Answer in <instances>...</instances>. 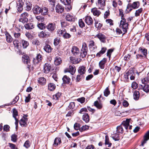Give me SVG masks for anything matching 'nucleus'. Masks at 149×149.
I'll list each match as a JSON object with an SVG mask.
<instances>
[{
  "label": "nucleus",
  "instance_id": "obj_11",
  "mask_svg": "<svg viewBox=\"0 0 149 149\" xmlns=\"http://www.w3.org/2000/svg\"><path fill=\"white\" fill-rule=\"evenodd\" d=\"M88 47L91 51L93 52H95V50L97 48V46L95 45L94 42L93 40L90 41Z\"/></svg>",
  "mask_w": 149,
  "mask_h": 149
},
{
  "label": "nucleus",
  "instance_id": "obj_27",
  "mask_svg": "<svg viewBox=\"0 0 149 149\" xmlns=\"http://www.w3.org/2000/svg\"><path fill=\"white\" fill-rule=\"evenodd\" d=\"M65 18L67 21H74V17L70 14H68L66 17Z\"/></svg>",
  "mask_w": 149,
  "mask_h": 149
},
{
  "label": "nucleus",
  "instance_id": "obj_48",
  "mask_svg": "<svg viewBox=\"0 0 149 149\" xmlns=\"http://www.w3.org/2000/svg\"><path fill=\"white\" fill-rule=\"evenodd\" d=\"M83 51H85L88 52V47L86 43L84 42L82 44V48L81 50Z\"/></svg>",
  "mask_w": 149,
  "mask_h": 149
},
{
  "label": "nucleus",
  "instance_id": "obj_21",
  "mask_svg": "<svg viewBox=\"0 0 149 149\" xmlns=\"http://www.w3.org/2000/svg\"><path fill=\"white\" fill-rule=\"evenodd\" d=\"M33 12L34 14H38L41 13V8L38 6H36L33 9Z\"/></svg>",
  "mask_w": 149,
  "mask_h": 149
},
{
  "label": "nucleus",
  "instance_id": "obj_61",
  "mask_svg": "<svg viewBox=\"0 0 149 149\" xmlns=\"http://www.w3.org/2000/svg\"><path fill=\"white\" fill-rule=\"evenodd\" d=\"M36 19L39 22H43L44 20V18L40 16H37L36 17Z\"/></svg>",
  "mask_w": 149,
  "mask_h": 149
},
{
  "label": "nucleus",
  "instance_id": "obj_13",
  "mask_svg": "<svg viewBox=\"0 0 149 149\" xmlns=\"http://www.w3.org/2000/svg\"><path fill=\"white\" fill-rule=\"evenodd\" d=\"M71 52L74 55L77 56L79 54L80 50L77 47L73 46L72 48Z\"/></svg>",
  "mask_w": 149,
  "mask_h": 149
},
{
  "label": "nucleus",
  "instance_id": "obj_38",
  "mask_svg": "<svg viewBox=\"0 0 149 149\" xmlns=\"http://www.w3.org/2000/svg\"><path fill=\"white\" fill-rule=\"evenodd\" d=\"M38 83L41 85H44L46 82V79L43 77H41L38 80Z\"/></svg>",
  "mask_w": 149,
  "mask_h": 149
},
{
  "label": "nucleus",
  "instance_id": "obj_7",
  "mask_svg": "<svg viewBox=\"0 0 149 149\" xmlns=\"http://www.w3.org/2000/svg\"><path fill=\"white\" fill-rule=\"evenodd\" d=\"M28 119L26 117L23 116L19 121V124L22 127H25L27 125Z\"/></svg>",
  "mask_w": 149,
  "mask_h": 149
},
{
  "label": "nucleus",
  "instance_id": "obj_16",
  "mask_svg": "<svg viewBox=\"0 0 149 149\" xmlns=\"http://www.w3.org/2000/svg\"><path fill=\"white\" fill-rule=\"evenodd\" d=\"M46 27L49 31L52 32L56 28L55 24L54 23H50Z\"/></svg>",
  "mask_w": 149,
  "mask_h": 149
},
{
  "label": "nucleus",
  "instance_id": "obj_57",
  "mask_svg": "<svg viewBox=\"0 0 149 149\" xmlns=\"http://www.w3.org/2000/svg\"><path fill=\"white\" fill-rule=\"evenodd\" d=\"M143 9L142 8H141L139 9L138 10H136V12L135 13V16L136 17H137L141 13Z\"/></svg>",
  "mask_w": 149,
  "mask_h": 149
},
{
  "label": "nucleus",
  "instance_id": "obj_64",
  "mask_svg": "<svg viewBox=\"0 0 149 149\" xmlns=\"http://www.w3.org/2000/svg\"><path fill=\"white\" fill-rule=\"evenodd\" d=\"M19 42L17 40H15L13 41V44L15 47H16L17 48H18L19 47Z\"/></svg>",
  "mask_w": 149,
  "mask_h": 149
},
{
  "label": "nucleus",
  "instance_id": "obj_40",
  "mask_svg": "<svg viewBox=\"0 0 149 149\" xmlns=\"http://www.w3.org/2000/svg\"><path fill=\"white\" fill-rule=\"evenodd\" d=\"M44 49L45 52L48 53L51 52L52 50L51 47L49 45L45 46Z\"/></svg>",
  "mask_w": 149,
  "mask_h": 149
},
{
  "label": "nucleus",
  "instance_id": "obj_50",
  "mask_svg": "<svg viewBox=\"0 0 149 149\" xmlns=\"http://www.w3.org/2000/svg\"><path fill=\"white\" fill-rule=\"evenodd\" d=\"M18 115V112L15 109H14L13 111V117L14 118H17L16 116Z\"/></svg>",
  "mask_w": 149,
  "mask_h": 149
},
{
  "label": "nucleus",
  "instance_id": "obj_10",
  "mask_svg": "<svg viewBox=\"0 0 149 149\" xmlns=\"http://www.w3.org/2000/svg\"><path fill=\"white\" fill-rule=\"evenodd\" d=\"M42 58V55L39 53L37 54L36 58H34L33 59V62L35 64H37L39 62L41 61Z\"/></svg>",
  "mask_w": 149,
  "mask_h": 149
},
{
  "label": "nucleus",
  "instance_id": "obj_12",
  "mask_svg": "<svg viewBox=\"0 0 149 149\" xmlns=\"http://www.w3.org/2000/svg\"><path fill=\"white\" fill-rule=\"evenodd\" d=\"M22 58L23 62L24 63L27 64L28 68H29V64L30 63V60L29 56L26 54H25L23 56Z\"/></svg>",
  "mask_w": 149,
  "mask_h": 149
},
{
  "label": "nucleus",
  "instance_id": "obj_46",
  "mask_svg": "<svg viewBox=\"0 0 149 149\" xmlns=\"http://www.w3.org/2000/svg\"><path fill=\"white\" fill-rule=\"evenodd\" d=\"M105 139V145H108V147H111L112 144L111 143L109 142L108 136H106Z\"/></svg>",
  "mask_w": 149,
  "mask_h": 149
},
{
  "label": "nucleus",
  "instance_id": "obj_56",
  "mask_svg": "<svg viewBox=\"0 0 149 149\" xmlns=\"http://www.w3.org/2000/svg\"><path fill=\"white\" fill-rule=\"evenodd\" d=\"M87 52L85 51H83L81 50L80 56L82 58L86 57L87 54Z\"/></svg>",
  "mask_w": 149,
  "mask_h": 149
},
{
  "label": "nucleus",
  "instance_id": "obj_45",
  "mask_svg": "<svg viewBox=\"0 0 149 149\" xmlns=\"http://www.w3.org/2000/svg\"><path fill=\"white\" fill-rule=\"evenodd\" d=\"M139 49L141 52L146 57L147 54V49H142L141 47Z\"/></svg>",
  "mask_w": 149,
  "mask_h": 149
},
{
  "label": "nucleus",
  "instance_id": "obj_39",
  "mask_svg": "<svg viewBox=\"0 0 149 149\" xmlns=\"http://www.w3.org/2000/svg\"><path fill=\"white\" fill-rule=\"evenodd\" d=\"M57 32L59 36H63V34H64L65 33H66V30L64 28H62L60 29H58L57 30Z\"/></svg>",
  "mask_w": 149,
  "mask_h": 149
},
{
  "label": "nucleus",
  "instance_id": "obj_54",
  "mask_svg": "<svg viewBox=\"0 0 149 149\" xmlns=\"http://www.w3.org/2000/svg\"><path fill=\"white\" fill-rule=\"evenodd\" d=\"M60 42V38H55L54 40V44L56 46L58 45Z\"/></svg>",
  "mask_w": 149,
  "mask_h": 149
},
{
  "label": "nucleus",
  "instance_id": "obj_31",
  "mask_svg": "<svg viewBox=\"0 0 149 149\" xmlns=\"http://www.w3.org/2000/svg\"><path fill=\"white\" fill-rule=\"evenodd\" d=\"M94 105L96 108L99 109H101L103 107L102 103L98 102L97 101H96L94 102Z\"/></svg>",
  "mask_w": 149,
  "mask_h": 149
},
{
  "label": "nucleus",
  "instance_id": "obj_17",
  "mask_svg": "<svg viewBox=\"0 0 149 149\" xmlns=\"http://www.w3.org/2000/svg\"><path fill=\"white\" fill-rule=\"evenodd\" d=\"M91 12L94 15L97 17L99 16L101 13L100 11L96 7L92 8L91 10Z\"/></svg>",
  "mask_w": 149,
  "mask_h": 149
},
{
  "label": "nucleus",
  "instance_id": "obj_51",
  "mask_svg": "<svg viewBox=\"0 0 149 149\" xmlns=\"http://www.w3.org/2000/svg\"><path fill=\"white\" fill-rule=\"evenodd\" d=\"M60 1L65 5H69L71 3L70 0H61Z\"/></svg>",
  "mask_w": 149,
  "mask_h": 149
},
{
  "label": "nucleus",
  "instance_id": "obj_47",
  "mask_svg": "<svg viewBox=\"0 0 149 149\" xmlns=\"http://www.w3.org/2000/svg\"><path fill=\"white\" fill-rule=\"evenodd\" d=\"M88 128L89 126L87 125H83L81 127L79 128V131L82 132L88 130Z\"/></svg>",
  "mask_w": 149,
  "mask_h": 149
},
{
  "label": "nucleus",
  "instance_id": "obj_6",
  "mask_svg": "<svg viewBox=\"0 0 149 149\" xmlns=\"http://www.w3.org/2000/svg\"><path fill=\"white\" fill-rule=\"evenodd\" d=\"M51 69V64L47 63H46L44 65L42 71L45 73H48L50 71Z\"/></svg>",
  "mask_w": 149,
  "mask_h": 149
},
{
  "label": "nucleus",
  "instance_id": "obj_44",
  "mask_svg": "<svg viewBox=\"0 0 149 149\" xmlns=\"http://www.w3.org/2000/svg\"><path fill=\"white\" fill-rule=\"evenodd\" d=\"M123 126L121 125H120L117 127L116 129V132L118 133H122L123 132Z\"/></svg>",
  "mask_w": 149,
  "mask_h": 149
},
{
  "label": "nucleus",
  "instance_id": "obj_41",
  "mask_svg": "<svg viewBox=\"0 0 149 149\" xmlns=\"http://www.w3.org/2000/svg\"><path fill=\"white\" fill-rule=\"evenodd\" d=\"M61 142V139L60 138H56L55 139L54 145L56 146L60 144Z\"/></svg>",
  "mask_w": 149,
  "mask_h": 149
},
{
  "label": "nucleus",
  "instance_id": "obj_52",
  "mask_svg": "<svg viewBox=\"0 0 149 149\" xmlns=\"http://www.w3.org/2000/svg\"><path fill=\"white\" fill-rule=\"evenodd\" d=\"M104 95L106 96L107 97L110 94V91L109 90L108 87H107L105 89V90L104 92Z\"/></svg>",
  "mask_w": 149,
  "mask_h": 149
},
{
  "label": "nucleus",
  "instance_id": "obj_60",
  "mask_svg": "<svg viewBox=\"0 0 149 149\" xmlns=\"http://www.w3.org/2000/svg\"><path fill=\"white\" fill-rule=\"evenodd\" d=\"M82 74L78 75L76 78L75 80L76 82H78L82 78Z\"/></svg>",
  "mask_w": 149,
  "mask_h": 149
},
{
  "label": "nucleus",
  "instance_id": "obj_34",
  "mask_svg": "<svg viewBox=\"0 0 149 149\" xmlns=\"http://www.w3.org/2000/svg\"><path fill=\"white\" fill-rule=\"evenodd\" d=\"M76 68L74 65H70L69 67L68 72H70L72 75H73L75 72Z\"/></svg>",
  "mask_w": 149,
  "mask_h": 149
},
{
  "label": "nucleus",
  "instance_id": "obj_43",
  "mask_svg": "<svg viewBox=\"0 0 149 149\" xmlns=\"http://www.w3.org/2000/svg\"><path fill=\"white\" fill-rule=\"evenodd\" d=\"M139 97V93L137 91H135L133 94L134 99L136 100H138Z\"/></svg>",
  "mask_w": 149,
  "mask_h": 149
},
{
  "label": "nucleus",
  "instance_id": "obj_15",
  "mask_svg": "<svg viewBox=\"0 0 149 149\" xmlns=\"http://www.w3.org/2000/svg\"><path fill=\"white\" fill-rule=\"evenodd\" d=\"M95 38H97L102 42L105 43L106 42V37L105 36L101 33H99L97 34L95 36Z\"/></svg>",
  "mask_w": 149,
  "mask_h": 149
},
{
  "label": "nucleus",
  "instance_id": "obj_24",
  "mask_svg": "<svg viewBox=\"0 0 149 149\" xmlns=\"http://www.w3.org/2000/svg\"><path fill=\"white\" fill-rule=\"evenodd\" d=\"M140 88L145 92L147 93L149 91V85L148 84H144V85H140Z\"/></svg>",
  "mask_w": 149,
  "mask_h": 149
},
{
  "label": "nucleus",
  "instance_id": "obj_58",
  "mask_svg": "<svg viewBox=\"0 0 149 149\" xmlns=\"http://www.w3.org/2000/svg\"><path fill=\"white\" fill-rule=\"evenodd\" d=\"M19 99V96H16L15 98L13 100V101L11 102L10 104H12L15 103Z\"/></svg>",
  "mask_w": 149,
  "mask_h": 149
},
{
  "label": "nucleus",
  "instance_id": "obj_25",
  "mask_svg": "<svg viewBox=\"0 0 149 149\" xmlns=\"http://www.w3.org/2000/svg\"><path fill=\"white\" fill-rule=\"evenodd\" d=\"M61 58L59 56H56L55 58L54 61V64L56 65H59L62 63Z\"/></svg>",
  "mask_w": 149,
  "mask_h": 149
},
{
  "label": "nucleus",
  "instance_id": "obj_63",
  "mask_svg": "<svg viewBox=\"0 0 149 149\" xmlns=\"http://www.w3.org/2000/svg\"><path fill=\"white\" fill-rule=\"evenodd\" d=\"M17 139V136L14 134L11 136V140L13 142H16Z\"/></svg>",
  "mask_w": 149,
  "mask_h": 149
},
{
  "label": "nucleus",
  "instance_id": "obj_55",
  "mask_svg": "<svg viewBox=\"0 0 149 149\" xmlns=\"http://www.w3.org/2000/svg\"><path fill=\"white\" fill-rule=\"evenodd\" d=\"M79 26L81 28H83L85 26V24L81 19H80L79 20Z\"/></svg>",
  "mask_w": 149,
  "mask_h": 149
},
{
  "label": "nucleus",
  "instance_id": "obj_18",
  "mask_svg": "<svg viewBox=\"0 0 149 149\" xmlns=\"http://www.w3.org/2000/svg\"><path fill=\"white\" fill-rule=\"evenodd\" d=\"M149 139V131L147 132L144 136L143 140L142 141L141 145L143 146L147 141Z\"/></svg>",
  "mask_w": 149,
  "mask_h": 149
},
{
  "label": "nucleus",
  "instance_id": "obj_32",
  "mask_svg": "<svg viewBox=\"0 0 149 149\" xmlns=\"http://www.w3.org/2000/svg\"><path fill=\"white\" fill-rule=\"evenodd\" d=\"M56 87L55 85L53 83H50L48 85V89L51 91H54Z\"/></svg>",
  "mask_w": 149,
  "mask_h": 149
},
{
  "label": "nucleus",
  "instance_id": "obj_30",
  "mask_svg": "<svg viewBox=\"0 0 149 149\" xmlns=\"http://www.w3.org/2000/svg\"><path fill=\"white\" fill-rule=\"evenodd\" d=\"M48 8L46 7H43L41 8V14L43 15H47L48 14Z\"/></svg>",
  "mask_w": 149,
  "mask_h": 149
},
{
  "label": "nucleus",
  "instance_id": "obj_62",
  "mask_svg": "<svg viewBox=\"0 0 149 149\" xmlns=\"http://www.w3.org/2000/svg\"><path fill=\"white\" fill-rule=\"evenodd\" d=\"M122 104L123 106L125 107H128L129 105L128 102L126 100H124L122 102Z\"/></svg>",
  "mask_w": 149,
  "mask_h": 149
},
{
  "label": "nucleus",
  "instance_id": "obj_1",
  "mask_svg": "<svg viewBox=\"0 0 149 149\" xmlns=\"http://www.w3.org/2000/svg\"><path fill=\"white\" fill-rule=\"evenodd\" d=\"M128 22H126L125 19H121L120 22V27L122 29L125 33L127 32L128 28Z\"/></svg>",
  "mask_w": 149,
  "mask_h": 149
},
{
  "label": "nucleus",
  "instance_id": "obj_22",
  "mask_svg": "<svg viewBox=\"0 0 149 149\" xmlns=\"http://www.w3.org/2000/svg\"><path fill=\"white\" fill-rule=\"evenodd\" d=\"M130 119H127L125 121H124L121 124L126 130H127L129 126Z\"/></svg>",
  "mask_w": 149,
  "mask_h": 149
},
{
  "label": "nucleus",
  "instance_id": "obj_59",
  "mask_svg": "<svg viewBox=\"0 0 149 149\" xmlns=\"http://www.w3.org/2000/svg\"><path fill=\"white\" fill-rule=\"evenodd\" d=\"M113 51V49H110L108 50L107 52V56H108L110 59L111 57V56L112 53Z\"/></svg>",
  "mask_w": 149,
  "mask_h": 149
},
{
  "label": "nucleus",
  "instance_id": "obj_3",
  "mask_svg": "<svg viewBox=\"0 0 149 149\" xmlns=\"http://www.w3.org/2000/svg\"><path fill=\"white\" fill-rule=\"evenodd\" d=\"M29 15V14L27 13L24 12L22 13L20 15L19 21L23 23L27 22L28 21V17Z\"/></svg>",
  "mask_w": 149,
  "mask_h": 149
},
{
  "label": "nucleus",
  "instance_id": "obj_2",
  "mask_svg": "<svg viewBox=\"0 0 149 149\" xmlns=\"http://www.w3.org/2000/svg\"><path fill=\"white\" fill-rule=\"evenodd\" d=\"M135 74L134 71L132 69H130L125 74V78L128 79L129 76H130V79L131 80H133L135 79Z\"/></svg>",
  "mask_w": 149,
  "mask_h": 149
},
{
  "label": "nucleus",
  "instance_id": "obj_49",
  "mask_svg": "<svg viewBox=\"0 0 149 149\" xmlns=\"http://www.w3.org/2000/svg\"><path fill=\"white\" fill-rule=\"evenodd\" d=\"M119 16L121 17V19H125V16L123 13V10L122 9H119Z\"/></svg>",
  "mask_w": 149,
  "mask_h": 149
},
{
  "label": "nucleus",
  "instance_id": "obj_19",
  "mask_svg": "<svg viewBox=\"0 0 149 149\" xmlns=\"http://www.w3.org/2000/svg\"><path fill=\"white\" fill-rule=\"evenodd\" d=\"M85 22L88 25H91L93 23L92 18L89 16H87L85 17Z\"/></svg>",
  "mask_w": 149,
  "mask_h": 149
},
{
  "label": "nucleus",
  "instance_id": "obj_5",
  "mask_svg": "<svg viewBox=\"0 0 149 149\" xmlns=\"http://www.w3.org/2000/svg\"><path fill=\"white\" fill-rule=\"evenodd\" d=\"M50 33L46 30L40 32L38 34V36L40 38H47L50 36Z\"/></svg>",
  "mask_w": 149,
  "mask_h": 149
},
{
  "label": "nucleus",
  "instance_id": "obj_26",
  "mask_svg": "<svg viewBox=\"0 0 149 149\" xmlns=\"http://www.w3.org/2000/svg\"><path fill=\"white\" fill-rule=\"evenodd\" d=\"M70 59L71 63L74 64L79 63L81 61V58H75L73 57H70Z\"/></svg>",
  "mask_w": 149,
  "mask_h": 149
},
{
  "label": "nucleus",
  "instance_id": "obj_28",
  "mask_svg": "<svg viewBox=\"0 0 149 149\" xmlns=\"http://www.w3.org/2000/svg\"><path fill=\"white\" fill-rule=\"evenodd\" d=\"M86 72V68L84 66H80L79 67L78 72L80 74H84Z\"/></svg>",
  "mask_w": 149,
  "mask_h": 149
},
{
  "label": "nucleus",
  "instance_id": "obj_37",
  "mask_svg": "<svg viewBox=\"0 0 149 149\" xmlns=\"http://www.w3.org/2000/svg\"><path fill=\"white\" fill-rule=\"evenodd\" d=\"M20 43L22 45L24 48H26L29 45V43L27 41L24 40H21Z\"/></svg>",
  "mask_w": 149,
  "mask_h": 149
},
{
  "label": "nucleus",
  "instance_id": "obj_4",
  "mask_svg": "<svg viewBox=\"0 0 149 149\" xmlns=\"http://www.w3.org/2000/svg\"><path fill=\"white\" fill-rule=\"evenodd\" d=\"M139 6V2L138 1L134 2L132 4L129 3L127 6V9L130 11L132 10V8L136 9L138 8Z\"/></svg>",
  "mask_w": 149,
  "mask_h": 149
},
{
  "label": "nucleus",
  "instance_id": "obj_14",
  "mask_svg": "<svg viewBox=\"0 0 149 149\" xmlns=\"http://www.w3.org/2000/svg\"><path fill=\"white\" fill-rule=\"evenodd\" d=\"M55 10L57 13H61L64 11V8L61 5L58 4L55 7Z\"/></svg>",
  "mask_w": 149,
  "mask_h": 149
},
{
  "label": "nucleus",
  "instance_id": "obj_36",
  "mask_svg": "<svg viewBox=\"0 0 149 149\" xmlns=\"http://www.w3.org/2000/svg\"><path fill=\"white\" fill-rule=\"evenodd\" d=\"M83 120L86 123L89 122L90 120L89 117L88 113H84L82 117Z\"/></svg>",
  "mask_w": 149,
  "mask_h": 149
},
{
  "label": "nucleus",
  "instance_id": "obj_35",
  "mask_svg": "<svg viewBox=\"0 0 149 149\" xmlns=\"http://www.w3.org/2000/svg\"><path fill=\"white\" fill-rule=\"evenodd\" d=\"M26 10L28 11L31 10L32 7V4L31 3L28 1H27L26 2Z\"/></svg>",
  "mask_w": 149,
  "mask_h": 149
},
{
  "label": "nucleus",
  "instance_id": "obj_29",
  "mask_svg": "<svg viewBox=\"0 0 149 149\" xmlns=\"http://www.w3.org/2000/svg\"><path fill=\"white\" fill-rule=\"evenodd\" d=\"M107 49L106 47L102 48L101 50L96 55V56L100 57L103 54L105 53Z\"/></svg>",
  "mask_w": 149,
  "mask_h": 149
},
{
  "label": "nucleus",
  "instance_id": "obj_9",
  "mask_svg": "<svg viewBox=\"0 0 149 149\" xmlns=\"http://www.w3.org/2000/svg\"><path fill=\"white\" fill-rule=\"evenodd\" d=\"M18 3L17 4V9L18 11L20 13L23 10V6L24 4V0H18Z\"/></svg>",
  "mask_w": 149,
  "mask_h": 149
},
{
  "label": "nucleus",
  "instance_id": "obj_42",
  "mask_svg": "<svg viewBox=\"0 0 149 149\" xmlns=\"http://www.w3.org/2000/svg\"><path fill=\"white\" fill-rule=\"evenodd\" d=\"M6 36L7 41L9 43L13 41V38L8 33L6 34Z\"/></svg>",
  "mask_w": 149,
  "mask_h": 149
},
{
  "label": "nucleus",
  "instance_id": "obj_20",
  "mask_svg": "<svg viewBox=\"0 0 149 149\" xmlns=\"http://www.w3.org/2000/svg\"><path fill=\"white\" fill-rule=\"evenodd\" d=\"M107 61V59L106 58H104L99 63V67L101 69H104L105 67V64Z\"/></svg>",
  "mask_w": 149,
  "mask_h": 149
},
{
  "label": "nucleus",
  "instance_id": "obj_8",
  "mask_svg": "<svg viewBox=\"0 0 149 149\" xmlns=\"http://www.w3.org/2000/svg\"><path fill=\"white\" fill-rule=\"evenodd\" d=\"M105 0H98L96 4L99 9H104V7L105 6Z\"/></svg>",
  "mask_w": 149,
  "mask_h": 149
},
{
  "label": "nucleus",
  "instance_id": "obj_23",
  "mask_svg": "<svg viewBox=\"0 0 149 149\" xmlns=\"http://www.w3.org/2000/svg\"><path fill=\"white\" fill-rule=\"evenodd\" d=\"M34 25L32 23H28L25 24V28L27 30L32 29L34 28Z\"/></svg>",
  "mask_w": 149,
  "mask_h": 149
},
{
  "label": "nucleus",
  "instance_id": "obj_33",
  "mask_svg": "<svg viewBox=\"0 0 149 149\" xmlns=\"http://www.w3.org/2000/svg\"><path fill=\"white\" fill-rule=\"evenodd\" d=\"M63 82L65 84H69L70 83V79L67 75H64L62 78Z\"/></svg>",
  "mask_w": 149,
  "mask_h": 149
},
{
  "label": "nucleus",
  "instance_id": "obj_53",
  "mask_svg": "<svg viewBox=\"0 0 149 149\" xmlns=\"http://www.w3.org/2000/svg\"><path fill=\"white\" fill-rule=\"evenodd\" d=\"M61 95V93L58 92L53 96V98L55 100H57L60 97Z\"/></svg>",
  "mask_w": 149,
  "mask_h": 149
}]
</instances>
